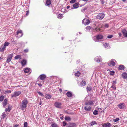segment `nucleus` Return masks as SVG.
I'll return each mask as SVG.
<instances>
[{"label": "nucleus", "mask_w": 127, "mask_h": 127, "mask_svg": "<svg viewBox=\"0 0 127 127\" xmlns=\"http://www.w3.org/2000/svg\"><path fill=\"white\" fill-rule=\"evenodd\" d=\"M79 3H77L73 4V7L74 8L76 9L78 8L79 7Z\"/></svg>", "instance_id": "obj_21"}, {"label": "nucleus", "mask_w": 127, "mask_h": 127, "mask_svg": "<svg viewBox=\"0 0 127 127\" xmlns=\"http://www.w3.org/2000/svg\"><path fill=\"white\" fill-rule=\"evenodd\" d=\"M63 15L61 14H59L58 15V18L59 19H61L62 18Z\"/></svg>", "instance_id": "obj_34"}, {"label": "nucleus", "mask_w": 127, "mask_h": 127, "mask_svg": "<svg viewBox=\"0 0 127 127\" xmlns=\"http://www.w3.org/2000/svg\"><path fill=\"white\" fill-rule=\"evenodd\" d=\"M114 72H115L113 71H110V74L111 75H114Z\"/></svg>", "instance_id": "obj_40"}, {"label": "nucleus", "mask_w": 127, "mask_h": 127, "mask_svg": "<svg viewBox=\"0 0 127 127\" xmlns=\"http://www.w3.org/2000/svg\"><path fill=\"white\" fill-rule=\"evenodd\" d=\"M8 111V109H7V108L5 110V111Z\"/></svg>", "instance_id": "obj_62"}, {"label": "nucleus", "mask_w": 127, "mask_h": 127, "mask_svg": "<svg viewBox=\"0 0 127 127\" xmlns=\"http://www.w3.org/2000/svg\"><path fill=\"white\" fill-rule=\"evenodd\" d=\"M42 101L41 100V99H40V102L39 103V105H41V104H42Z\"/></svg>", "instance_id": "obj_54"}, {"label": "nucleus", "mask_w": 127, "mask_h": 127, "mask_svg": "<svg viewBox=\"0 0 127 127\" xmlns=\"http://www.w3.org/2000/svg\"><path fill=\"white\" fill-rule=\"evenodd\" d=\"M29 51V50L27 48L26 49H25L24 50V53H27Z\"/></svg>", "instance_id": "obj_47"}, {"label": "nucleus", "mask_w": 127, "mask_h": 127, "mask_svg": "<svg viewBox=\"0 0 127 127\" xmlns=\"http://www.w3.org/2000/svg\"><path fill=\"white\" fill-rule=\"evenodd\" d=\"M21 93V92H15L13 94H11V97H15L20 95Z\"/></svg>", "instance_id": "obj_4"}, {"label": "nucleus", "mask_w": 127, "mask_h": 127, "mask_svg": "<svg viewBox=\"0 0 127 127\" xmlns=\"http://www.w3.org/2000/svg\"><path fill=\"white\" fill-rule=\"evenodd\" d=\"M96 38L97 39H102L103 38V36L100 34H99L96 36Z\"/></svg>", "instance_id": "obj_19"}, {"label": "nucleus", "mask_w": 127, "mask_h": 127, "mask_svg": "<svg viewBox=\"0 0 127 127\" xmlns=\"http://www.w3.org/2000/svg\"><path fill=\"white\" fill-rule=\"evenodd\" d=\"M67 9H68L70 7V6L69 5H68L67 6Z\"/></svg>", "instance_id": "obj_57"}, {"label": "nucleus", "mask_w": 127, "mask_h": 127, "mask_svg": "<svg viewBox=\"0 0 127 127\" xmlns=\"http://www.w3.org/2000/svg\"><path fill=\"white\" fill-rule=\"evenodd\" d=\"M7 100L6 99H5L4 101L3 104V107H4L7 104Z\"/></svg>", "instance_id": "obj_29"}, {"label": "nucleus", "mask_w": 127, "mask_h": 127, "mask_svg": "<svg viewBox=\"0 0 127 127\" xmlns=\"http://www.w3.org/2000/svg\"><path fill=\"white\" fill-rule=\"evenodd\" d=\"M4 98V96L3 95L0 96V101H3Z\"/></svg>", "instance_id": "obj_33"}, {"label": "nucleus", "mask_w": 127, "mask_h": 127, "mask_svg": "<svg viewBox=\"0 0 127 127\" xmlns=\"http://www.w3.org/2000/svg\"><path fill=\"white\" fill-rule=\"evenodd\" d=\"M45 97L48 99H50L51 98V96L49 94H46L45 95Z\"/></svg>", "instance_id": "obj_26"}, {"label": "nucleus", "mask_w": 127, "mask_h": 127, "mask_svg": "<svg viewBox=\"0 0 127 127\" xmlns=\"http://www.w3.org/2000/svg\"><path fill=\"white\" fill-rule=\"evenodd\" d=\"M122 76L124 79H126L127 78V73H126L125 72L123 73Z\"/></svg>", "instance_id": "obj_20"}, {"label": "nucleus", "mask_w": 127, "mask_h": 127, "mask_svg": "<svg viewBox=\"0 0 127 127\" xmlns=\"http://www.w3.org/2000/svg\"><path fill=\"white\" fill-rule=\"evenodd\" d=\"M80 85L82 86H85L86 84V82L84 80H82V81L80 83Z\"/></svg>", "instance_id": "obj_18"}, {"label": "nucleus", "mask_w": 127, "mask_h": 127, "mask_svg": "<svg viewBox=\"0 0 127 127\" xmlns=\"http://www.w3.org/2000/svg\"><path fill=\"white\" fill-rule=\"evenodd\" d=\"M86 89L87 91H91L92 89V88L91 87H87Z\"/></svg>", "instance_id": "obj_32"}, {"label": "nucleus", "mask_w": 127, "mask_h": 127, "mask_svg": "<svg viewBox=\"0 0 127 127\" xmlns=\"http://www.w3.org/2000/svg\"><path fill=\"white\" fill-rule=\"evenodd\" d=\"M31 69L29 68H26L25 69L24 71L25 73H29L31 72Z\"/></svg>", "instance_id": "obj_17"}, {"label": "nucleus", "mask_w": 127, "mask_h": 127, "mask_svg": "<svg viewBox=\"0 0 127 127\" xmlns=\"http://www.w3.org/2000/svg\"><path fill=\"white\" fill-rule=\"evenodd\" d=\"M116 81H113V82L112 83V85H115L116 84Z\"/></svg>", "instance_id": "obj_52"}, {"label": "nucleus", "mask_w": 127, "mask_h": 127, "mask_svg": "<svg viewBox=\"0 0 127 127\" xmlns=\"http://www.w3.org/2000/svg\"><path fill=\"white\" fill-rule=\"evenodd\" d=\"M111 88H113L114 90H115L116 89V88L115 86V85H112L111 87Z\"/></svg>", "instance_id": "obj_37"}, {"label": "nucleus", "mask_w": 127, "mask_h": 127, "mask_svg": "<svg viewBox=\"0 0 127 127\" xmlns=\"http://www.w3.org/2000/svg\"><path fill=\"white\" fill-rule=\"evenodd\" d=\"M80 74V73L79 71H78L75 74V75L77 77H79Z\"/></svg>", "instance_id": "obj_31"}, {"label": "nucleus", "mask_w": 127, "mask_h": 127, "mask_svg": "<svg viewBox=\"0 0 127 127\" xmlns=\"http://www.w3.org/2000/svg\"><path fill=\"white\" fill-rule=\"evenodd\" d=\"M95 61L98 63L102 61L101 58L100 57L97 56L94 59Z\"/></svg>", "instance_id": "obj_8"}, {"label": "nucleus", "mask_w": 127, "mask_h": 127, "mask_svg": "<svg viewBox=\"0 0 127 127\" xmlns=\"http://www.w3.org/2000/svg\"><path fill=\"white\" fill-rule=\"evenodd\" d=\"M90 21L89 20L86 19H84L82 21V23L85 25H88L90 23Z\"/></svg>", "instance_id": "obj_6"}, {"label": "nucleus", "mask_w": 127, "mask_h": 127, "mask_svg": "<svg viewBox=\"0 0 127 127\" xmlns=\"http://www.w3.org/2000/svg\"><path fill=\"white\" fill-rule=\"evenodd\" d=\"M59 91L60 92H62V90L61 89H59Z\"/></svg>", "instance_id": "obj_59"}, {"label": "nucleus", "mask_w": 127, "mask_h": 127, "mask_svg": "<svg viewBox=\"0 0 127 127\" xmlns=\"http://www.w3.org/2000/svg\"><path fill=\"white\" fill-rule=\"evenodd\" d=\"M51 126L52 127H57V125L55 123H54L53 124H52V125H51Z\"/></svg>", "instance_id": "obj_43"}, {"label": "nucleus", "mask_w": 127, "mask_h": 127, "mask_svg": "<svg viewBox=\"0 0 127 127\" xmlns=\"http://www.w3.org/2000/svg\"><path fill=\"white\" fill-rule=\"evenodd\" d=\"M66 126L67 127H76V125L74 123H69L67 124Z\"/></svg>", "instance_id": "obj_12"}, {"label": "nucleus", "mask_w": 127, "mask_h": 127, "mask_svg": "<svg viewBox=\"0 0 127 127\" xmlns=\"http://www.w3.org/2000/svg\"><path fill=\"white\" fill-rule=\"evenodd\" d=\"M75 0H71L70 1V3H73L75 2Z\"/></svg>", "instance_id": "obj_49"}, {"label": "nucleus", "mask_w": 127, "mask_h": 127, "mask_svg": "<svg viewBox=\"0 0 127 127\" xmlns=\"http://www.w3.org/2000/svg\"><path fill=\"white\" fill-rule=\"evenodd\" d=\"M111 126L110 123H105L103 125V127H110Z\"/></svg>", "instance_id": "obj_13"}, {"label": "nucleus", "mask_w": 127, "mask_h": 127, "mask_svg": "<svg viewBox=\"0 0 127 127\" xmlns=\"http://www.w3.org/2000/svg\"><path fill=\"white\" fill-rule=\"evenodd\" d=\"M62 103L59 102H55L54 103V105L56 107L59 108H62Z\"/></svg>", "instance_id": "obj_5"}, {"label": "nucleus", "mask_w": 127, "mask_h": 127, "mask_svg": "<svg viewBox=\"0 0 127 127\" xmlns=\"http://www.w3.org/2000/svg\"><path fill=\"white\" fill-rule=\"evenodd\" d=\"M113 37V35H110L107 36V37L108 38H111Z\"/></svg>", "instance_id": "obj_48"}, {"label": "nucleus", "mask_w": 127, "mask_h": 127, "mask_svg": "<svg viewBox=\"0 0 127 127\" xmlns=\"http://www.w3.org/2000/svg\"><path fill=\"white\" fill-rule=\"evenodd\" d=\"M91 27L90 26H88L86 28V29L88 31H89L91 29Z\"/></svg>", "instance_id": "obj_39"}, {"label": "nucleus", "mask_w": 127, "mask_h": 127, "mask_svg": "<svg viewBox=\"0 0 127 127\" xmlns=\"http://www.w3.org/2000/svg\"><path fill=\"white\" fill-rule=\"evenodd\" d=\"M63 118H64L63 117V116H62V117H61L60 118V119H61V120H63Z\"/></svg>", "instance_id": "obj_58"}, {"label": "nucleus", "mask_w": 127, "mask_h": 127, "mask_svg": "<svg viewBox=\"0 0 127 127\" xmlns=\"http://www.w3.org/2000/svg\"><path fill=\"white\" fill-rule=\"evenodd\" d=\"M93 114L95 115H97L98 114V111L97 110H95L93 112Z\"/></svg>", "instance_id": "obj_36"}, {"label": "nucleus", "mask_w": 127, "mask_h": 127, "mask_svg": "<svg viewBox=\"0 0 127 127\" xmlns=\"http://www.w3.org/2000/svg\"><path fill=\"white\" fill-rule=\"evenodd\" d=\"M63 124L64 126H65L66 125H67L66 123L65 122H63Z\"/></svg>", "instance_id": "obj_51"}, {"label": "nucleus", "mask_w": 127, "mask_h": 127, "mask_svg": "<svg viewBox=\"0 0 127 127\" xmlns=\"http://www.w3.org/2000/svg\"><path fill=\"white\" fill-rule=\"evenodd\" d=\"M109 27V25L107 24H106L104 26V29H105L106 28H108Z\"/></svg>", "instance_id": "obj_38"}, {"label": "nucleus", "mask_w": 127, "mask_h": 127, "mask_svg": "<svg viewBox=\"0 0 127 127\" xmlns=\"http://www.w3.org/2000/svg\"><path fill=\"white\" fill-rule=\"evenodd\" d=\"M37 93L39 94V95L41 96H42L43 95L42 93L41 92H37Z\"/></svg>", "instance_id": "obj_50"}, {"label": "nucleus", "mask_w": 127, "mask_h": 127, "mask_svg": "<svg viewBox=\"0 0 127 127\" xmlns=\"http://www.w3.org/2000/svg\"><path fill=\"white\" fill-rule=\"evenodd\" d=\"M2 115L3 118H5V117H6V114H5L4 113H3Z\"/></svg>", "instance_id": "obj_44"}, {"label": "nucleus", "mask_w": 127, "mask_h": 127, "mask_svg": "<svg viewBox=\"0 0 127 127\" xmlns=\"http://www.w3.org/2000/svg\"><path fill=\"white\" fill-rule=\"evenodd\" d=\"M38 85L40 87H41L42 86V84L40 83L38 84Z\"/></svg>", "instance_id": "obj_53"}, {"label": "nucleus", "mask_w": 127, "mask_h": 127, "mask_svg": "<svg viewBox=\"0 0 127 127\" xmlns=\"http://www.w3.org/2000/svg\"><path fill=\"white\" fill-rule=\"evenodd\" d=\"M100 24L99 25L98 27H97L95 29V30L96 31H99L100 32H101V29L99 28V27H100Z\"/></svg>", "instance_id": "obj_24"}, {"label": "nucleus", "mask_w": 127, "mask_h": 127, "mask_svg": "<svg viewBox=\"0 0 127 127\" xmlns=\"http://www.w3.org/2000/svg\"><path fill=\"white\" fill-rule=\"evenodd\" d=\"M115 61L114 59H112L111 60V61L109 62L108 63V65L109 66H113L115 65V63L112 61Z\"/></svg>", "instance_id": "obj_11"}, {"label": "nucleus", "mask_w": 127, "mask_h": 127, "mask_svg": "<svg viewBox=\"0 0 127 127\" xmlns=\"http://www.w3.org/2000/svg\"><path fill=\"white\" fill-rule=\"evenodd\" d=\"M123 33L124 36L125 37H127V32L126 30L124 29L122 31Z\"/></svg>", "instance_id": "obj_16"}, {"label": "nucleus", "mask_w": 127, "mask_h": 127, "mask_svg": "<svg viewBox=\"0 0 127 127\" xmlns=\"http://www.w3.org/2000/svg\"><path fill=\"white\" fill-rule=\"evenodd\" d=\"M108 44L107 43H106L104 44V47L105 48H107L108 46Z\"/></svg>", "instance_id": "obj_41"}, {"label": "nucleus", "mask_w": 127, "mask_h": 127, "mask_svg": "<svg viewBox=\"0 0 127 127\" xmlns=\"http://www.w3.org/2000/svg\"><path fill=\"white\" fill-rule=\"evenodd\" d=\"M96 124V122L95 121H92L91 123V126H93L94 125Z\"/></svg>", "instance_id": "obj_35"}, {"label": "nucleus", "mask_w": 127, "mask_h": 127, "mask_svg": "<svg viewBox=\"0 0 127 127\" xmlns=\"http://www.w3.org/2000/svg\"><path fill=\"white\" fill-rule=\"evenodd\" d=\"M104 17V13H102L99 14L97 16V18L101 20Z\"/></svg>", "instance_id": "obj_7"}, {"label": "nucleus", "mask_w": 127, "mask_h": 127, "mask_svg": "<svg viewBox=\"0 0 127 127\" xmlns=\"http://www.w3.org/2000/svg\"><path fill=\"white\" fill-rule=\"evenodd\" d=\"M124 104L123 103H121L118 105V106L119 108L121 109H123V105Z\"/></svg>", "instance_id": "obj_25"}, {"label": "nucleus", "mask_w": 127, "mask_h": 127, "mask_svg": "<svg viewBox=\"0 0 127 127\" xmlns=\"http://www.w3.org/2000/svg\"><path fill=\"white\" fill-rule=\"evenodd\" d=\"M87 9V8H83L81 10V11L82 12H84Z\"/></svg>", "instance_id": "obj_46"}, {"label": "nucleus", "mask_w": 127, "mask_h": 127, "mask_svg": "<svg viewBox=\"0 0 127 127\" xmlns=\"http://www.w3.org/2000/svg\"><path fill=\"white\" fill-rule=\"evenodd\" d=\"M66 95L69 97H70L72 96V93L70 92H67L66 93Z\"/></svg>", "instance_id": "obj_28"}, {"label": "nucleus", "mask_w": 127, "mask_h": 127, "mask_svg": "<svg viewBox=\"0 0 127 127\" xmlns=\"http://www.w3.org/2000/svg\"><path fill=\"white\" fill-rule=\"evenodd\" d=\"M121 33H119V36H121Z\"/></svg>", "instance_id": "obj_60"}, {"label": "nucleus", "mask_w": 127, "mask_h": 127, "mask_svg": "<svg viewBox=\"0 0 127 127\" xmlns=\"http://www.w3.org/2000/svg\"><path fill=\"white\" fill-rule=\"evenodd\" d=\"M9 43L8 42H5L4 43V46L0 48V51L1 52H3L5 50L6 47V46H8Z\"/></svg>", "instance_id": "obj_3"}, {"label": "nucleus", "mask_w": 127, "mask_h": 127, "mask_svg": "<svg viewBox=\"0 0 127 127\" xmlns=\"http://www.w3.org/2000/svg\"><path fill=\"white\" fill-rule=\"evenodd\" d=\"M23 34L22 30H19L18 31L17 34L16 35L17 37H21L23 35Z\"/></svg>", "instance_id": "obj_9"}, {"label": "nucleus", "mask_w": 127, "mask_h": 127, "mask_svg": "<svg viewBox=\"0 0 127 127\" xmlns=\"http://www.w3.org/2000/svg\"><path fill=\"white\" fill-rule=\"evenodd\" d=\"M29 14V12H27V13H26V15H28Z\"/></svg>", "instance_id": "obj_63"}, {"label": "nucleus", "mask_w": 127, "mask_h": 127, "mask_svg": "<svg viewBox=\"0 0 127 127\" xmlns=\"http://www.w3.org/2000/svg\"><path fill=\"white\" fill-rule=\"evenodd\" d=\"M19 125H15V127H17L19 126Z\"/></svg>", "instance_id": "obj_56"}, {"label": "nucleus", "mask_w": 127, "mask_h": 127, "mask_svg": "<svg viewBox=\"0 0 127 127\" xmlns=\"http://www.w3.org/2000/svg\"><path fill=\"white\" fill-rule=\"evenodd\" d=\"M7 92L9 93H11V91L10 90H8Z\"/></svg>", "instance_id": "obj_55"}, {"label": "nucleus", "mask_w": 127, "mask_h": 127, "mask_svg": "<svg viewBox=\"0 0 127 127\" xmlns=\"http://www.w3.org/2000/svg\"><path fill=\"white\" fill-rule=\"evenodd\" d=\"M93 102L94 101H86L85 103L86 106L84 107L85 109L87 111H90L91 109V106H92L94 104Z\"/></svg>", "instance_id": "obj_1"}, {"label": "nucleus", "mask_w": 127, "mask_h": 127, "mask_svg": "<svg viewBox=\"0 0 127 127\" xmlns=\"http://www.w3.org/2000/svg\"><path fill=\"white\" fill-rule=\"evenodd\" d=\"M13 56V54H10L7 57V59L6 61V62L8 63L10 62L11 61Z\"/></svg>", "instance_id": "obj_10"}, {"label": "nucleus", "mask_w": 127, "mask_h": 127, "mask_svg": "<svg viewBox=\"0 0 127 127\" xmlns=\"http://www.w3.org/2000/svg\"><path fill=\"white\" fill-rule=\"evenodd\" d=\"M27 61L25 60H23L21 62V64L23 66L25 65Z\"/></svg>", "instance_id": "obj_23"}, {"label": "nucleus", "mask_w": 127, "mask_h": 127, "mask_svg": "<svg viewBox=\"0 0 127 127\" xmlns=\"http://www.w3.org/2000/svg\"><path fill=\"white\" fill-rule=\"evenodd\" d=\"M99 40H95V42H98V41H99Z\"/></svg>", "instance_id": "obj_64"}, {"label": "nucleus", "mask_w": 127, "mask_h": 127, "mask_svg": "<svg viewBox=\"0 0 127 127\" xmlns=\"http://www.w3.org/2000/svg\"><path fill=\"white\" fill-rule=\"evenodd\" d=\"M83 1H87L88 0H82Z\"/></svg>", "instance_id": "obj_61"}, {"label": "nucleus", "mask_w": 127, "mask_h": 127, "mask_svg": "<svg viewBox=\"0 0 127 127\" xmlns=\"http://www.w3.org/2000/svg\"><path fill=\"white\" fill-rule=\"evenodd\" d=\"M119 120H120V119L119 118H117L115 119H114L113 120V121L115 122H116L118 121H119Z\"/></svg>", "instance_id": "obj_42"}, {"label": "nucleus", "mask_w": 127, "mask_h": 127, "mask_svg": "<svg viewBox=\"0 0 127 127\" xmlns=\"http://www.w3.org/2000/svg\"><path fill=\"white\" fill-rule=\"evenodd\" d=\"M51 3V2L50 0H47L46 1L45 5H46L48 6L50 5Z\"/></svg>", "instance_id": "obj_22"}, {"label": "nucleus", "mask_w": 127, "mask_h": 127, "mask_svg": "<svg viewBox=\"0 0 127 127\" xmlns=\"http://www.w3.org/2000/svg\"><path fill=\"white\" fill-rule=\"evenodd\" d=\"M14 58L15 59H21V56L20 55H17L15 56V57Z\"/></svg>", "instance_id": "obj_30"}, {"label": "nucleus", "mask_w": 127, "mask_h": 127, "mask_svg": "<svg viewBox=\"0 0 127 127\" xmlns=\"http://www.w3.org/2000/svg\"><path fill=\"white\" fill-rule=\"evenodd\" d=\"M65 120L68 121H70L71 120V119L70 117L69 116H65Z\"/></svg>", "instance_id": "obj_27"}, {"label": "nucleus", "mask_w": 127, "mask_h": 127, "mask_svg": "<svg viewBox=\"0 0 127 127\" xmlns=\"http://www.w3.org/2000/svg\"><path fill=\"white\" fill-rule=\"evenodd\" d=\"M124 69V65H120L119 67H118V69L119 70H122Z\"/></svg>", "instance_id": "obj_15"}, {"label": "nucleus", "mask_w": 127, "mask_h": 127, "mask_svg": "<svg viewBox=\"0 0 127 127\" xmlns=\"http://www.w3.org/2000/svg\"><path fill=\"white\" fill-rule=\"evenodd\" d=\"M28 103V101L26 99H25L22 101V105L20 106V108L22 110H24L26 108Z\"/></svg>", "instance_id": "obj_2"}, {"label": "nucleus", "mask_w": 127, "mask_h": 127, "mask_svg": "<svg viewBox=\"0 0 127 127\" xmlns=\"http://www.w3.org/2000/svg\"><path fill=\"white\" fill-rule=\"evenodd\" d=\"M28 126V123L27 122H25L24 123V127H27Z\"/></svg>", "instance_id": "obj_45"}, {"label": "nucleus", "mask_w": 127, "mask_h": 127, "mask_svg": "<svg viewBox=\"0 0 127 127\" xmlns=\"http://www.w3.org/2000/svg\"><path fill=\"white\" fill-rule=\"evenodd\" d=\"M46 77V76L44 74L41 75L39 77L40 79L41 80H44Z\"/></svg>", "instance_id": "obj_14"}]
</instances>
